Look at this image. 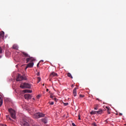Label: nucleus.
Masks as SVG:
<instances>
[{
    "label": "nucleus",
    "instance_id": "f704fd0d",
    "mask_svg": "<svg viewBox=\"0 0 126 126\" xmlns=\"http://www.w3.org/2000/svg\"><path fill=\"white\" fill-rule=\"evenodd\" d=\"M39 75H40V73H39V72H38L37 74V76H39Z\"/></svg>",
    "mask_w": 126,
    "mask_h": 126
},
{
    "label": "nucleus",
    "instance_id": "c9c22d12",
    "mask_svg": "<svg viewBox=\"0 0 126 126\" xmlns=\"http://www.w3.org/2000/svg\"><path fill=\"white\" fill-rule=\"evenodd\" d=\"M48 91H49V89H46V92H48Z\"/></svg>",
    "mask_w": 126,
    "mask_h": 126
},
{
    "label": "nucleus",
    "instance_id": "b1692460",
    "mask_svg": "<svg viewBox=\"0 0 126 126\" xmlns=\"http://www.w3.org/2000/svg\"><path fill=\"white\" fill-rule=\"evenodd\" d=\"M37 83H39V82H40V80H41V78H40V77H37Z\"/></svg>",
    "mask_w": 126,
    "mask_h": 126
},
{
    "label": "nucleus",
    "instance_id": "412c9836",
    "mask_svg": "<svg viewBox=\"0 0 126 126\" xmlns=\"http://www.w3.org/2000/svg\"><path fill=\"white\" fill-rule=\"evenodd\" d=\"M67 76L69 78H70L71 79H73V77L72 76L71 74H70V73H67Z\"/></svg>",
    "mask_w": 126,
    "mask_h": 126
},
{
    "label": "nucleus",
    "instance_id": "ddd939ff",
    "mask_svg": "<svg viewBox=\"0 0 126 126\" xmlns=\"http://www.w3.org/2000/svg\"><path fill=\"white\" fill-rule=\"evenodd\" d=\"M4 37V32L3 31L0 32V38L3 39Z\"/></svg>",
    "mask_w": 126,
    "mask_h": 126
},
{
    "label": "nucleus",
    "instance_id": "e433bc0d",
    "mask_svg": "<svg viewBox=\"0 0 126 126\" xmlns=\"http://www.w3.org/2000/svg\"><path fill=\"white\" fill-rule=\"evenodd\" d=\"M1 58H2V56H0V59H1Z\"/></svg>",
    "mask_w": 126,
    "mask_h": 126
},
{
    "label": "nucleus",
    "instance_id": "5701e85b",
    "mask_svg": "<svg viewBox=\"0 0 126 126\" xmlns=\"http://www.w3.org/2000/svg\"><path fill=\"white\" fill-rule=\"evenodd\" d=\"M50 98H53V99H54L56 101L57 100V99L56 98H53V96L52 95H50Z\"/></svg>",
    "mask_w": 126,
    "mask_h": 126
},
{
    "label": "nucleus",
    "instance_id": "a878e982",
    "mask_svg": "<svg viewBox=\"0 0 126 126\" xmlns=\"http://www.w3.org/2000/svg\"><path fill=\"white\" fill-rule=\"evenodd\" d=\"M85 95H82L81 94H80V98H83L84 97Z\"/></svg>",
    "mask_w": 126,
    "mask_h": 126
},
{
    "label": "nucleus",
    "instance_id": "6e6552de",
    "mask_svg": "<svg viewBox=\"0 0 126 126\" xmlns=\"http://www.w3.org/2000/svg\"><path fill=\"white\" fill-rule=\"evenodd\" d=\"M50 78H52L53 77H58V75L57 73H55V72H52L50 75Z\"/></svg>",
    "mask_w": 126,
    "mask_h": 126
},
{
    "label": "nucleus",
    "instance_id": "9d476101",
    "mask_svg": "<svg viewBox=\"0 0 126 126\" xmlns=\"http://www.w3.org/2000/svg\"><path fill=\"white\" fill-rule=\"evenodd\" d=\"M22 53L24 57H28V58L30 57V56L29 55V54L26 52H22Z\"/></svg>",
    "mask_w": 126,
    "mask_h": 126
},
{
    "label": "nucleus",
    "instance_id": "cd10ccee",
    "mask_svg": "<svg viewBox=\"0 0 126 126\" xmlns=\"http://www.w3.org/2000/svg\"><path fill=\"white\" fill-rule=\"evenodd\" d=\"M63 104L64 106H67L68 105V102H66V103H63Z\"/></svg>",
    "mask_w": 126,
    "mask_h": 126
},
{
    "label": "nucleus",
    "instance_id": "4c0bfd02",
    "mask_svg": "<svg viewBox=\"0 0 126 126\" xmlns=\"http://www.w3.org/2000/svg\"><path fill=\"white\" fill-rule=\"evenodd\" d=\"M43 85V86H44V84H43V85Z\"/></svg>",
    "mask_w": 126,
    "mask_h": 126
},
{
    "label": "nucleus",
    "instance_id": "c756f323",
    "mask_svg": "<svg viewBox=\"0 0 126 126\" xmlns=\"http://www.w3.org/2000/svg\"><path fill=\"white\" fill-rule=\"evenodd\" d=\"M119 115L120 116H123V114L121 113H119Z\"/></svg>",
    "mask_w": 126,
    "mask_h": 126
},
{
    "label": "nucleus",
    "instance_id": "f03ea898",
    "mask_svg": "<svg viewBox=\"0 0 126 126\" xmlns=\"http://www.w3.org/2000/svg\"><path fill=\"white\" fill-rule=\"evenodd\" d=\"M20 88H22L23 89H25V88L30 89L31 88V85L27 83H22L20 85Z\"/></svg>",
    "mask_w": 126,
    "mask_h": 126
},
{
    "label": "nucleus",
    "instance_id": "0eeeda50",
    "mask_svg": "<svg viewBox=\"0 0 126 126\" xmlns=\"http://www.w3.org/2000/svg\"><path fill=\"white\" fill-rule=\"evenodd\" d=\"M24 97L26 99H31V98H32V96L31 95V94H25L24 95Z\"/></svg>",
    "mask_w": 126,
    "mask_h": 126
},
{
    "label": "nucleus",
    "instance_id": "ea45409f",
    "mask_svg": "<svg viewBox=\"0 0 126 126\" xmlns=\"http://www.w3.org/2000/svg\"><path fill=\"white\" fill-rule=\"evenodd\" d=\"M41 62H43V61L42 60V61H41Z\"/></svg>",
    "mask_w": 126,
    "mask_h": 126
},
{
    "label": "nucleus",
    "instance_id": "a19ab883",
    "mask_svg": "<svg viewBox=\"0 0 126 126\" xmlns=\"http://www.w3.org/2000/svg\"><path fill=\"white\" fill-rule=\"evenodd\" d=\"M73 85H72V87L73 86Z\"/></svg>",
    "mask_w": 126,
    "mask_h": 126
},
{
    "label": "nucleus",
    "instance_id": "f3484780",
    "mask_svg": "<svg viewBox=\"0 0 126 126\" xmlns=\"http://www.w3.org/2000/svg\"><path fill=\"white\" fill-rule=\"evenodd\" d=\"M25 93H32V90H25Z\"/></svg>",
    "mask_w": 126,
    "mask_h": 126
},
{
    "label": "nucleus",
    "instance_id": "6ab92c4d",
    "mask_svg": "<svg viewBox=\"0 0 126 126\" xmlns=\"http://www.w3.org/2000/svg\"><path fill=\"white\" fill-rule=\"evenodd\" d=\"M99 105L98 104H95L94 105V110H97L98 109Z\"/></svg>",
    "mask_w": 126,
    "mask_h": 126
},
{
    "label": "nucleus",
    "instance_id": "1a4fd4ad",
    "mask_svg": "<svg viewBox=\"0 0 126 126\" xmlns=\"http://www.w3.org/2000/svg\"><path fill=\"white\" fill-rule=\"evenodd\" d=\"M34 65V63L32 62L29 63V64H27L26 67V69H27V68H28V67H33V66Z\"/></svg>",
    "mask_w": 126,
    "mask_h": 126
},
{
    "label": "nucleus",
    "instance_id": "58836bf2",
    "mask_svg": "<svg viewBox=\"0 0 126 126\" xmlns=\"http://www.w3.org/2000/svg\"><path fill=\"white\" fill-rule=\"evenodd\" d=\"M33 111H34V110H32V112H33Z\"/></svg>",
    "mask_w": 126,
    "mask_h": 126
},
{
    "label": "nucleus",
    "instance_id": "423d86ee",
    "mask_svg": "<svg viewBox=\"0 0 126 126\" xmlns=\"http://www.w3.org/2000/svg\"><path fill=\"white\" fill-rule=\"evenodd\" d=\"M26 61L27 62V63H29V62H31V63H32V62H34V61H35V58H33V57H31L30 56V57H28V58H27L26 59Z\"/></svg>",
    "mask_w": 126,
    "mask_h": 126
},
{
    "label": "nucleus",
    "instance_id": "393cba45",
    "mask_svg": "<svg viewBox=\"0 0 126 126\" xmlns=\"http://www.w3.org/2000/svg\"><path fill=\"white\" fill-rule=\"evenodd\" d=\"M2 53V49L1 47H0V54Z\"/></svg>",
    "mask_w": 126,
    "mask_h": 126
},
{
    "label": "nucleus",
    "instance_id": "c85d7f7f",
    "mask_svg": "<svg viewBox=\"0 0 126 126\" xmlns=\"http://www.w3.org/2000/svg\"><path fill=\"white\" fill-rule=\"evenodd\" d=\"M49 104L51 105H54V102L53 101V102H49Z\"/></svg>",
    "mask_w": 126,
    "mask_h": 126
},
{
    "label": "nucleus",
    "instance_id": "473e14b6",
    "mask_svg": "<svg viewBox=\"0 0 126 126\" xmlns=\"http://www.w3.org/2000/svg\"><path fill=\"white\" fill-rule=\"evenodd\" d=\"M72 125L73 126H76V125H75V124H74V123H72Z\"/></svg>",
    "mask_w": 126,
    "mask_h": 126
},
{
    "label": "nucleus",
    "instance_id": "7ed1b4c3",
    "mask_svg": "<svg viewBox=\"0 0 126 126\" xmlns=\"http://www.w3.org/2000/svg\"><path fill=\"white\" fill-rule=\"evenodd\" d=\"M16 80L17 82H21L23 80H26V78L24 76H22L21 74H18Z\"/></svg>",
    "mask_w": 126,
    "mask_h": 126
},
{
    "label": "nucleus",
    "instance_id": "dca6fc26",
    "mask_svg": "<svg viewBox=\"0 0 126 126\" xmlns=\"http://www.w3.org/2000/svg\"><path fill=\"white\" fill-rule=\"evenodd\" d=\"M91 115H97V111H92L90 113Z\"/></svg>",
    "mask_w": 126,
    "mask_h": 126
},
{
    "label": "nucleus",
    "instance_id": "39448f33",
    "mask_svg": "<svg viewBox=\"0 0 126 126\" xmlns=\"http://www.w3.org/2000/svg\"><path fill=\"white\" fill-rule=\"evenodd\" d=\"M20 124L21 126H30V125H29V123L24 120L21 121Z\"/></svg>",
    "mask_w": 126,
    "mask_h": 126
},
{
    "label": "nucleus",
    "instance_id": "20e7f679",
    "mask_svg": "<svg viewBox=\"0 0 126 126\" xmlns=\"http://www.w3.org/2000/svg\"><path fill=\"white\" fill-rule=\"evenodd\" d=\"M34 117L35 118L38 119V118H40L41 117H44V114L42 113H40V112L36 113L34 114Z\"/></svg>",
    "mask_w": 126,
    "mask_h": 126
},
{
    "label": "nucleus",
    "instance_id": "aec40b11",
    "mask_svg": "<svg viewBox=\"0 0 126 126\" xmlns=\"http://www.w3.org/2000/svg\"><path fill=\"white\" fill-rule=\"evenodd\" d=\"M12 47L13 49H16V50H17L19 48L18 46L16 45H14Z\"/></svg>",
    "mask_w": 126,
    "mask_h": 126
},
{
    "label": "nucleus",
    "instance_id": "7c9ffc66",
    "mask_svg": "<svg viewBox=\"0 0 126 126\" xmlns=\"http://www.w3.org/2000/svg\"><path fill=\"white\" fill-rule=\"evenodd\" d=\"M96 100H98V101H101V100L99 98H96Z\"/></svg>",
    "mask_w": 126,
    "mask_h": 126
},
{
    "label": "nucleus",
    "instance_id": "4be33fe9",
    "mask_svg": "<svg viewBox=\"0 0 126 126\" xmlns=\"http://www.w3.org/2000/svg\"><path fill=\"white\" fill-rule=\"evenodd\" d=\"M7 120L12 121V119L10 117L9 115L6 116Z\"/></svg>",
    "mask_w": 126,
    "mask_h": 126
},
{
    "label": "nucleus",
    "instance_id": "72a5a7b5",
    "mask_svg": "<svg viewBox=\"0 0 126 126\" xmlns=\"http://www.w3.org/2000/svg\"><path fill=\"white\" fill-rule=\"evenodd\" d=\"M39 63H37V67L39 66Z\"/></svg>",
    "mask_w": 126,
    "mask_h": 126
},
{
    "label": "nucleus",
    "instance_id": "f257e3e1",
    "mask_svg": "<svg viewBox=\"0 0 126 126\" xmlns=\"http://www.w3.org/2000/svg\"><path fill=\"white\" fill-rule=\"evenodd\" d=\"M8 112L10 114L11 117L13 119H16V116L15 115V111L13 110L12 108H9L8 109Z\"/></svg>",
    "mask_w": 126,
    "mask_h": 126
},
{
    "label": "nucleus",
    "instance_id": "f8f14e48",
    "mask_svg": "<svg viewBox=\"0 0 126 126\" xmlns=\"http://www.w3.org/2000/svg\"><path fill=\"white\" fill-rule=\"evenodd\" d=\"M103 110L102 109H99L98 110L96 111L97 115H100L103 113Z\"/></svg>",
    "mask_w": 126,
    "mask_h": 126
},
{
    "label": "nucleus",
    "instance_id": "9b49d317",
    "mask_svg": "<svg viewBox=\"0 0 126 126\" xmlns=\"http://www.w3.org/2000/svg\"><path fill=\"white\" fill-rule=\"evenodd\" d=\"M77 88L76 87L73 90V94L74 97L77 96Z\"/></svg>",
    "mask_w": 126,
    "mask_h": 126
},
{
    "label": "nucleus",
    "instance_id": "bb28decb",
    "mask_svg": "<svg viewBox=\"0 0 126 126\" xmlns=\"http://www.w3.org/2000/svg\"><path fill=\"white\" fill-rule=\"evenodd\" d=\"M92 126H97V125H96V123H93L92 124Z\"/></svg>",
    "mask_w": 126,
    "mask_h": 126
},
{
    "label": "nucleus",
    "instance_id": "4468645a",
    "mask_svg": "<svg viewBox=\"0 0 126 126\" xmlns=\"http://www.w3.org/2000/svg\"><path fill=\"white\" fill-rule=\"evenodd\" d=\"M2 103H3L2 97L1 95H0V106H1L2 105Z\"/></svg>",
    "mask_w": 126,
    "mask_h": 126
},
{
    "label": "nucleus",
    "instance_id": "2f4dec72",
    "mask_svg": "<svg viewBox=\"0 0 126 126\" xmlns=\"http://www.w3.org/2000/svg\"><path fill=\"white\" fill-rule=\"evenodd\" d=\"M78 119H79V120H81V118H80V115H79V118H78Z\"/></svg>",
    "mask_w": 126,
    "mask_h": 126
},
{
    "label": "nucleus",
    "instance_id": "a211bd4d",
    "mask_svg": "<svg viewBox=\"0 0 126 126\" xmlns=\"http://www.w3.org/2000/svg\"><path fill=\"white\" fill-rule=\"evenodd\" d=\"M105 108L107 109V112L108 114H110V109L108 106H106Z\"/></svg>",
    "mask_w": 126,
    "mask_h": 126
},
{
    "label": "nucleus",
    "instance_id": "2eb2a0df",
    "mask_svg": "<svg viewBox=\"0 0 126 126\" xmlns=\"http://www.w3.org/2000/svg\"><path fill=\"white\" fill-rule=\"evenodd\" d=\"M42 122H43L44 124H47V118H44L42 119Z\"/></svg>",
    "mask_w": 126,
    "mask_h": 126
}]
</instances>
